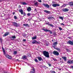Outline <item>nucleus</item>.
Here are the masks:
<instances>
[{
	"label": "nucleus",
	"mask_w": 73,
	"mask_h": 73,
	"mask_svg": "<svg viewBox=\"0 0 73 73\" xmlns=\"http://www.w3.org/2000/svg\"><path fill=\"white\" fill-rule=\"evenodd\" d=\"M43 53L45 57H48V58H49V53L48 52L45 51L43 52Z\"/></svg>",
	"instance_id": "nucleus-1"
},
{
	"label": "nucleus",
	"mask_w": 73,
	"mask_h": 73,
	"mask_svg": "<svg viewBox=\"0 0 73 73\" xmlns=\"http://www.w3.org/2000/svg\"><path fill=\"white\" fill-rule=\"evenodd\" d=\"M42 30L44 31V32H50V34H53V33L52 32V31L50 30H48L46 29V28L44 29L43 28L42 29Z\"/></svg>",
	"instance_id": "nucleus-2"
},
{
	"label": "nucleus",
	"mask_w": 73,
	"mask_h": 73,
	"mask_svg": "<svg viewBox=\"0 0 73 73\" xmlns=\"http://www.w3.org/2000/svg\"><path fill=\"white\" fill-rule=\"evenodd\" d=\"M53 54L55 56H58L59 55V53L57 51H54L53 52Z\"/></svg>",
	"instance_id": "nucleus-3"
},
{
	"label": "nucleus",
	"mask_w": 73,
	"mask_h": 73,
	"mask_svg": "<svg viewBox=\"0 0 73 73\" xmlns=\"http://www.w3.org/2000/svg\"><path fill=\"white\" fill-rule=\"evenodd\" d=\"M42 5H43L44 7H45L47 8H49V5L47 4L43 3Z\"/></svg>",
	"instance_id": "nucleus-4"
},
{
	"label": "nucleus",
	"mask_w": 73,
	"mask_h": 73,
	"mask_svg": "<svg viewBox=\"0 0 73 73\" xmlns=\"http://www.w3.org/2000/svg\"><path fill=\"white\" fill-rule=\"evenodd\" d=\"M52 6L53 7H59L60 6V4H55L52 5Z\"/></svg>",
	"instance_id": "nucleus-5"
},
{
	"label": "nucleus",
	"mask_w": 73,
	"mask_h": 73,
	"mask_svg": "<svg viewBox=\"0 0 73 73\" xmlns=\"http://www.w3.org/2000/svg\"><path fill=\"white\" fill-rule=\"evenodd\" d=\"M13 25H14V26H15V27H17L19 26V25L17 23L15 22H13Z\"/></svg>",
	"instance_id": "nucleus-6"
},
{
	"label": "nucleus",
	"mask_w": 73,
	"mask_h": 73,
	"mask_svg": "<svg viewBox=\"0 0 73 73\" xmlns=\"http://www.w3.org/2000/svg\"><path fill=\"white\" fill-rule=\"evenodd\" d=\"M11 39V40H14L15 38H16V36L15 35L13 36L10 37Z\"/></svg>",
	"instance_id": "nucleus-7"
},
{
	"label": "nucleus",
	"mask_w": 73,
	"mask_h": 73,
	"mask_svg": "<svg viewBox=\"0 0 73 73\" xmlns=\"http://www.w3.org/2000/svg\"><path fill=\"white\" fill-rule=\"evenodd\" d=\"M57 42H55L53 43V45H52V46L54 48H56V45H57Z\"/></svg>",
	"instance_id": "nucleus-8"
},
{
	"label": "nucleus",
	"mask_w": 73,
	"mask_h": 73,
	"mask_svg": "<svg viewBox=\"0 0 73 73\" xmlns=\"http://www.w3.org/2000/svg\"><path fill=\"white\" fill-rule=\"evenodd\" d=\"M68 44L71 45H73V41L69 40L68 42Z\"/></svg>",
	"instance_id": "nucleus-9"
},
{
	"label": "nucleus",
	"mask_w": 73,
	"mask_h": 73,
	"mask_svg": "<svg viewBox=\"0 0 73 73\" xmlns=\"http://www.w3.org/2000/svg\"><path fill=\"white\" fill-rule=\"evenodd\" d=\"M9 34V32H7L5 33V34L3 35V37L7 36H8V35Z\"/></svg>",
	"instance_id": "nucleus-10"
},
{
	"label": "nucleus",
	"mask_w": 73,
	"mask_h": 73,
	"mask_svg": "<svg viewBox=\"0 0 73 73\" xmlns=\"http://www.w3.org/2000/svg\"><path fill=\"white\" fill-rule=\"evenodd\" d=\"M5 56L9 59H12V56H9L8 55H5Z\"/></svg>",
	"instance_id": "nucleus-11"
},
{
	"label": "nucleus",
	"mask_w": 73,
	"mask_h": 73,
	"mask_svg": "<svg viewBox=\"0 0 73 73\" xmlns=\"http://www.w3.org/2000/svg\"><path fill=\"white\" fill-rule=\"evenodd\" d=\"M67 63L68 64H73V60H70L67 61Z\"/></svg>",
	"instance_id": "nucleus-12"
},
{
	"label": "nucleus",
	"mask_w": 73,
	"mask_h": 73,
	"mask_svg": "<svg viewBox=\"0 0 73 73\" xmlns=\"http://www.w3.org/2000/svg\"><path fill=\"white\" fill-rule=\"evenodd\" d=\"M63 12H68V11H69V9L66 8H64L63 9Z\"/></svg>",
	"instance_id": "nucleus-13"
},
{
	"label": "nucleus",
	"mask_w": 73,
	"mask_h": 73,
	"mask_svg": "<svg viewBox=\"0 0 73 73\" xmlns=\"http://www.w3.org/2000/svg\"><path fill=\"white\" fill-rule=\"evenodd\" d=\"M19 12L21 13V15H23V13L24 12V11H23V10L22 9H19Z\"/></svg>",
	"instance_id": "nucleus-14"
},
{
	"label": "nucleus",
	"mask_w": 73,
	"mask_h": 73,
	"mask_svg": "<svg viewBox=\"0 0 73 73\" xmlns=\"http://www.w3.org/2000/svg\"><path fill=\"white\" fill-rule=\"evenodd\" d=\"M32 10V9H31V7H28L27 9V11H28V12H30Z\"/></svg>",
	"instance_id": "nucleus-15"
},
{
	"label": "nucleus",
	"mask_w": 73,
	"mask_h": 73,
	"mask_svg": "<svg viewBox=\"0 0 73 73\" xmlns=\"http://www.w3.org/2000/svg\"><path fill=\"white\" fill-rule=\"evenodd\" d=\"M69 4L70 6L71 7H72L73 6V2H71L69 3Z\"/></svg>",
	"instance_id": "nucleus-16"
},
{
	"label": "nucleus",
	"mask_w": 73,
	"mask_h": 73,
	"mask_svg": "<svg viewBox=\"0 0 73 73\" xmlns=\"http://www.w3.org/2000/svg\"><path fill=\"white\" fill-rule=\"evenodd\" d=\"M31 73H35V69H31Z\"/></svg>",
	"instance_id": "nucleus-17"
},
{
	"label": "nucleus",
	"mask_w": 73,
	"mask_h": 73,
	"mask_svg": "<svg viewBox=\"0 0 73 73\" xmlns=\"http://www.w3.org/2000/svg\"><path fill=\"white\" fill-rule=\"evenodd\" d=\"M62 58L64 61H66V57L65 56H62Z\"/></svg>",
	"instance_id": "nucleus-18"
},
{
	"label": "nucleus",
	"mask_w": 73,
	"mask_h": 73,
	"mask_svg": "<svg viewBox=\"0 0 73 73\" xmlns=\"http://www.w3.org/2000/svg\"><path fill=\"white\" fill-rule=\"evenodd\" d=\"M52 18L53 19H54V18H53V17H50V16H49V17H48V20H50L51 19H52Z\"/></svg>",
	"instance_id": "nucleus-19"
},
{
	"label": "nucleus",
	"mask_w": 73,
	"mask_h": 73,
	"mask_svg": "<svg viewBox=\"0 0 73 73\" xmlns=\"http://www.w3.org/2000/svg\"><path fill=\"white\" fill-rule=\"evenodd\" d=\"M27 56H24L22 57V58L23 59V60H24L25 59H27Z\"/></svg>",
	"instance_id": "nucleus-20"
},
{
	"label": "nucleus",
	"mask_w": 73,
	"mask_h": 73,
	"mask_svg": "<svg viewBox=\"0 0 73 73\" xmlns=\"http://www.w3.org/2000/svg\"><path fill=\"white\" fill-rule=\"evenodd\" d=\"M23 26H25V27H29V25L27 24H23Z\"/></svg>",
	"instance_id": "nucleus-21"
},
{
	"label": "nucleus",
	"mask_w": 73,
	"mask_h": 73,
	"mask_svg": "<svg viewBox=\"0 0 73 73\" xmlns=\"http://www.w3.org/2000/svg\"><path fill=\"white\" fill-rule=\"evenodd\" d=\"M36 38H37V36L36 35H35L34 37H33L32 38V39L33 40H35V39H36Z\"/></svg>",
	"instance_id": "nucleus-22"
},
{
	"label": "nucleus",
	"mask_w": 73,
	"mask_h": 73,
	"mask_svg": "<svg viewBox=\"0 0 73 73\" xmlns=\"http://www.w3.org/2000/svg\"><path fill=\"white\" fill-rule=\"evenodd\" d=\"M38 59L39 61H41V60H42V58L41 57H38Z\"/></svg>",
	"instance_id": "nucleus-23"
},
{
	"label": "nucleus",
	"mask_w": 73,
	"mask_h": 73,
	"mask_svg": "<svg viewBox=\"0 0 73 73\" xmlns=\"http://www.w3.org/2000/svg\"><path fill=\"white\" fill-rule=\"evenodd\" d=\"M32 44H36V40H34L32 42Z\"/></svg>",
	"instance_id": "nucleus-24"
},
{
	"label": "nucleus",
	"mask_w": 73,
	"mask_h": 73,
	"mask_svg": "<svg viewBox=\"0 0 73 73\" xmlns=\"http://www.w3.org/2000/svg\"><path fill=\"white\" fill-rule=\"evenodd\" d=\"M44 12H45L46 13H50V11L46 10L44 11Z\"/></svg>",
	"instance_id": "nucleus-25"
},
{
	"label": "nucleus",
	"mask_w": 73,
	"mask_h": 73,
	"mask_svg": "<svg viewBox=\"0 0 73 73\" xmlns=\"http://www.w3.org/2000/svg\"><path fill=\"white\" fill-rule=\"evenodd\" d=\"M2 50H3L4 55H5V50H4V49L3 48H2Z\"/></svg>",
	"instance_id": "nucleus-26"
},
{
	"label": "nucleus",
	"mask_w": 73,
	"mask_h": 73,
	"mask_svg": "<svg viewBox=\"0 0 73 73\" xmlns=\"http://www.w3.org/2000/svg\"><path fill=\"white\" fill-rule=\"evenodd\" d=\"M56 50H58V52H60L61 51V50H60V48H56Z\"/></svg>",
	"instance_id": "nucleus-27"
},
{
	"label": "nucleus",
	"mask_w": 73,
	"mask_h": 73,
	"mask_svg": "<svg viewBox=\"0 0 73 73\" xmlns=\"http://www.w3.org/2000/svg\"><path fill=\"white\" fill-rule=\"evenodd\" d=\"M22 5H27V3H26L25 2H22Z\"/></svg>",
	"instance_id": "nucleus-28"
},
{
	"label": "nucleus",
	"mask_w": 73,
	"mask_h": 73,
	"mask_svg": "<svg viewBox=\"0 0 73 73\" xmlns=\"http://www.w3.org/2000/svg\"><path fill=\"white\" fill-rule=\"evenodd\" d=\"M49 26H50V27H54V25H52L51 24H50Z\"/></svg>",
	"instance_id": "nucleus-29"
},
{
	"label": "nucleus",
	"mask_w": 73,
	"mask_h": 73,
	"mask_svg": "<svg viewBox=\"0 0 73 73\" xmlns=\"http://www.w3.org/2000/svg\"><path fill=\"white\" fill-rule=\"evenodd\" d=\"M17 53V52L16 51H14L13 54H16Z\"/></svg>",
	"instance_id": "nucleus-30"
},
{
	"label": "nucleus",
	"mask_w": 73,
	"mask_h": 73,
	"mask_svg": "<svg viewBox=\"0 0 73 73\" xmlns=\"http://www.w3.org/2000/svg\"><path fill=\"white\" fill-rule=\"evenodd\" d=\"M50 72L51 73H56V72H55V71H54L51 70V71H50Z\"/></svg>",
	"instance_id": "nucleus-31"
},
{
	"label": "nucleus",
	"mask_w": 73,
	"mask_h": 73,
	"mask_svg": "<svg viewBox=\"0 0 73 73\" xmlns=\"http://www.w3.org/2000/svg\"><path fill=\"white\" fill-rule=\"evenodd\" d=\"M35 5L36 6H37L38 5V3L37 2H36L35 3Z\"/></svg>",
	"instance_id": "nucleus-32"
},
{
	"label": "nucleus",
	"mask_w": 73,
	"mask_h": 73,
	"mask_svg": "<svg viewBox=\"0 0 73 73\" xmlns=\"http://www.w3.org/2000/svg\"><path fill=\"white\" fill-rule=\"evenodd\" d=\"M59 18L60 19H61V20H63V17H60Z\"/></svg>",
	"instance_id": "nucleus-33"
},
{
	"label": "nucleus",
	"mask_w": 73,
	"mask_h": 73,
	"mask_svg": "<svg viewBox=\"0 0 73 73\" xmlns=\"http://www.w3.org/2000/svg\"><path fill=\"white\" fill-rule=\"evenodd\" d=\"M46 25H49V26L50 24L49 23V22H48L46 23Z\"/></svg>",
	"instance_id": "nucleus-34"
},
{
	"label": "nucleus",
	"mask_w": 73,
	"mask_h": 73,
	"mask_svg": "<svg viewBox=\"0 0 73 73\" xmlns=\"http://www.w3.org/2000/svg\"><path fill=\"white\" fill-rule=\"evenodd\" d=\"M59 29L60 31H61V30H62V28H61V27H59Z\"/></svg>",
	"instance_id": "nucleus-35"
},
{
	"label": "nucleus",
	"mask_w": 73,
	"mask_h": 73,
	"mask_svg": "<svg viewBox=\"0 0 73 73\" xmlns=\"http://www.w3.org/2000/svg\"><path fill=\"white\" fill-rule=\"evenodd\" d=\"M14 19H17V17L16 16H14Z\"/></svg>",
	"instance_id": "nucleus-36"
},
{
	"label": "nucleus",
	"mask_w": 73,
	"mask_h": 73,
	"mask_svg": "<svg viewBox=\"0 0 73 73\" xmlns=\"http://www.w3.org/2000/svg\"><path fill=\"white\" fill-rule=\"evenodd\" d=\"M66 50H67V52H70V50H69V49L66 48Z\"/></svg>",
	"instance_id": "nucleus-37"
},
{
	"label": "nucleus",
	"mask_w": 73,
	"mask_h": 73,
	"mask_svg": "<svg viewBox=\"0 0 73 73\" xmlns=\"http://www.w3.org/2000/svg\"><path fill=\"white\" fill-rule=\"evenodd\" d=\"M35 62H38V60H37V59H35Z\"/></svg>",
	"instance_id": "nucleus-38"
},
{
	"label": "nucleus",
	"mask_w": 73,
	"mask_h": 73,
	"mask_svg": "<svg viewBox=\"0 0 73 73\" xmlns=\"http://www.w3.org/2000/svg\"><path fill=\"white\" fill-rule=\"evenodd\" d=\"M36 44H40V42L36 41Z\"/></svg>",
	"instance_id": "nucleus-39"
},
{
	"label": "nucleus",
	"mask_w": 73,
	"mask_h": 73,
	"mask_svg": "<svg viewBox=\"0 0 73 73\" xmlns=\"http://www.w3.org/2000/svg\"><path fill=\"white\" fill-rule=\"evenodd\" d=\"M48 64L49 65V66H52V65L50 63H48Z\"/></svg>",
	"instance_id": "nucleus-40"
},
{
	"label": "nucleus",
	"mask_w": 73,
	"mask_h": 73,
	"mask_svg": "<svg viewBox=\"0 0 73 73\" xmlns=\"http://www.w3.org/2000/svg\"><path fill=\"white\" fill-rule=\"evenodd\" d=\"M53 60L54 61H57V60L56 59H55V58H53Z\"/></svg>",
	"instance_id": "nucleus-41"
},
{
	"label": "nucleus",
	"mask_w": 73,
	"mask_h": 73,
	"mask_svg": "<svg viewBox=\"0 0 73 73\" xmlns=\"http://www.w3.org/2000/svg\"><path fill=\"white\" fill-rule=\"evenodd\" d=\"M38 2H39L40 3H41L42 2L41 0H38Z\"/></svg>",
	"instance_id": "nucleus-42"
},
{
	"label": "nucleus",
	"mask_w": 73,
	"mask_h": 73,
	"mask_svg": "<svg viewBox=\"0 0 73 73\" xmlns=\"http://www.w3.org/2000/svg\"><path fill=\"white\" fill-rule=\"evenodd\" d=\"M60 25H63V26H64V25H64V23H61Z\"/></svg>",
	"instance_id": "nucleus-43"
},
{
	"label": "nucleus",
	"mask_w": 73,
	"mask_h": 73,
	"mask_svg": "<svg viewBox=\"0 0 73 73\" xmlns=\"http://www.w3.org/2000/svg\"><path fill=\"white\" fill-rule=\"evenodd\" d=\"M27 15H28V16H30V15H31V13H28Z\"/></svg>",
	"instance_id": "nucleus-44"
},
{
	"label": "nucleus",
	"mask_w": 73,
	"mask_h": 73,
	"mask_svg": "<svg viewBox=\"0 0 73 73\" xmlns=\"http://www.w3.org/2000/svg\"><path fill=\"white\" fill-rule=\"evenodd\" d=\"M0 41H1V42H2V39H1V38L0 39Z\"/></svg>",
	"instance_id": "nucleus-45"
},
{
	"label": "nucleus",
	"mask_w": 73,
	"mask_h": 73,
	"mask_svg": "<svg viewBox=\"0 0 73 73\" xmlns=\"http://www.w3.org/2000/svg\"><path fill=\"white\" fill-rule=\"evenodd\" d=\"M23 14L25 16V15H26V13H24V12L23 13Z\"/></svg>",
	"instance_id": "nucleus-46"
},
{
	"label": "nucleus",
	"mask_w": 73,
	"mask_h": 73,
	"mask_svg": "<svg viewBox=\"0 0 73 73\" xmlns=\"http://www.w3.org/2000/svg\"><path fill=\"white\" fill-rule=\"evenodd\" d=\"M23 41L24 42H25V41H26V39H23Z\"/></svg>",
	"instance_id": "nucleus-47"
},
{
	"label": "nucleus",
	"mask_w": 73,
	"mask_h": 73,
	"mask_svg": "<svg viewBox=\"0 0 73 73\" xmlns=\"http://www.w3.org/2000/svg\"><path fill=\"white\" fill-rule=\"evenodd\" d=\"M23 36H24V37H26V34H25L23 35Z\"/></svg>",
	"instance_id": "nucleus-48"
},
{
	"label": "nucleus",
	"mask_w": 73,
	"mask_h": 73,
	"mask_svg": "<svg viewBox=\"0 0 73 73\" xmlns=\"http://www.w3.org/2000/svg\"><path fill=\"white\" fill-rule=\"evenodd\" d=\"M13 15H15V13L14 12H13Z\"/></svg>",
	"instance_id": "nucleus-49"
},
{
	"label": "nucleus",
	"mask_w": 73,
	"mask_h": 73,
	"mask_svg": "<svg viewBox=\"0 0 73 73\" xmlns=\"http://www.w3.org/2000/svg\"><path fill=\"white\" fill-rule=\"evenodd\" d=\"M46 46H48V44H46Z\"/></svg>",
	"instance_id": "nucleus-50"
},
{
	"label": "nucleus",
	"mask_w": 73,
	"mask_h": 73,
	"mask_svg": "<svg viewBox=\"0 0 73 73\" xmlns=\"http://www.w3.org/2000/svg\"><path fill=\"white\" fill-rule=\"evenodd\" d=\"M71 68H72L73 69V66H71Z\"/></svg>",
	"instance_id": "nucleus-51"
},
{
	"label": "nucleus",
	"mask_w": 73,
	"mask_h": 73,
	"mask_svg": "<svg viewBox=\"0 0 73 73\" xmlns=\"http://www.w3.org/2000/svg\"><path fill=\"white\" fill-rule=\"evenodd\" d=\"M62 60V58H60V60Z\"/></svg>",
	"instance_id": "nucleus-52"
},
{
	"label": "nucleus",
	"mask_w": 73,
	"mask_h": 73,
	"mask_svg": "<svg viewBox=\"0 0 73 73\" xmlns=\"http://www.w3.org/2000/svg\"><path fill=\"white\" fill-rule=\"evenodd\" d=\"M35 2H36V1H34V3H35Z\"/></svg>",
	"instance_id": "nucleus-53"
},
{
	"label": "nucleus",
	"mask_w": 73,
	"mask_h": 73,
	"mask_svg": "<svg viewBox=\"0 0 73 73\" xmlns=\"http://www.w3.org/2000/svg\"><path fill=\"white\" fill-rule=\"evenodd\" d=\"M35 11H36V9H35Z\"/></svg>",
	"instance_id": "nucleus-54"
},
{
	"label": "nucleus",
	"mask_w": 73,
	"mask_h": 73,
	"mask_svg": "<svg viewBox=\"0 0 73 73\" xmlns=\"http://www.w3.org/2000/svg\"><path fill=\"white\" fill-rule=\"evenodd\" d=\"M20 7H21V6H20Z\"/></svg>",
	"instance_id": "nucleus-55"
},
{
	"label": "nucleus",
	"mask_w": 73,
	"mask_h": 73,
	"mask_svg": "<svg viewBox=\"0 0 73 73\" xmlns=\"http://www.w3.org/2000/svg\"><path fill=\"white\" fill-rule=\"evenodd\" d=\"M52 41H53V40H52Z\"/></svg>",
	"instance_id": "nucleus-56"
}]
</instances>
